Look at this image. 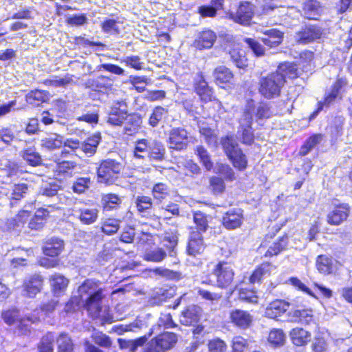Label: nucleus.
<instances>
[{"label": "nucleus", "mask_w": 352, "mask_h": 352, "mask_svg": "<svg viewBox=\"0 0 352 352\" xmlns=\"http://www.w3.org/2000/svg\"><path fill=\"white\" fill-rule=\"evenodd\" d=\"M78 292L85 308L93 317L97 318L101 311L104 295L102 283L96 279H87L79 286Z\"/></svg>", "instance_id": "nucleus-1"}, {"label": "nucleus", "mask_w": 352, "mask_h": 352, "mask_svg": "<svg viewBox=\"0 0 352 352\" xmlns=\"http://www.w3.org/2000/svg\"><path fill=\"white\" fill-rule=\"evenodd\" d=\"M254 110V101L252 100H248L239 121V126L236 135L238 139L246 145H251L254 140V135L252 127Z\"/></svg>", "instance_id": "nucleus-2"}, {"label": "nucleus", "mask_w": 352, "mask_h": 352, "mask_svg": "<svg viewBox=\"0 0 352 352\" xmlns=\"http://www.w3.org/2000/svg\"><path fill=\"white\" fill-rule=\"evenodd\" d=\"M221 144L234 167L239 171L244 170L248 166V159L236 140L232 136H226L221 138Z\"/></svg>", "instance_id": "nucleus-3"}, {"label": "nucleus", "mask_w": 352, "mask_h": 352, "mask_svg": "<svg viewBox=\"0 0 352 352\" xmlns=\"http://www.w3.org/2000/svg\"><path fill=\"white\" fill-rule=\"evenodd\" d=\"M285 80L281 74L272 73L261 78L259 92L265 98L270 99L278 96Z\"/></svg>", "instance_id": "nucleus-4"}, {"label": "nucleus", "mask_w": 352, "mask_h": 352, "mask_svg": "<svg viewBox=\"0 0 352 352\" xmlns=\"http://www.w3.org/2000/svg\"><path fill=\"white\" fill-rule=\"evenodd\" d=\"M120 162L112 159H107L100 163L97 168L98 180L100 183L111 184L118 178V175L123 169Z\"/></svg>", "instance_id": "nucleus-5"}, {"label": "nucleus", "mask_w": 352, "mask_h": 352, "mask_svg": "<svg viewBox=\"0 0 352 352\" xmlns=\"http://www.w3.org/2000/svg\"><path fill=\"white\" fill-rule=\"evenodd\" d=\"M177 340V335L174 333H160L146 344L143 352H166L173 349Z\"/></svg>", "instance_id": "nucleus-6"}, {"label": "nucleus", "mask_w": 352, "mask_h": 352, "mask_svg": "<svg viewBox=\"0 0 352 352\" xmlns=\"http://www.w3.org/2000/svg\"><path fill=\"white\" fill-rule=\"evenodd\" d=\"M211 274L216 278L215 284L217 287L227 289L233 282L234 272L232 264L219 261L214 265Z\"/></svg>", "instance_id": "nucleus-7"}, {"label": "nucleus", "mask_w": 352, "mask_h": 352, "mask_svg": "<svg viewBox=\"0 0 352 352\" xmlns=\"http://www.w3.org/2000/svg\"><path fill=\"white\" fill-rule=\"evenodd\" d=\"M128 105L124 100H114L110 108L107 122L120 126L127 118Z\"/></svg>", "instance_id": "nucleus-8"}, {"label": "nucleus", "mask_w": 352, "mask_h": 352, "mask_svg": "<svg viewBox=\"0 0 352 352\" xmlns=\"http://www.w3.org/2000/svg\"><path fill=\"white\" fill-rule=\"evenodd\" d=\"M254 14V5L248 1H244L240 3L236 12H230L228 17L237 23L248 25L250 24Z\"/></svg>", "instance_id": "nucleus-9"}, {"label": "nucleus", "mask_w": 352, "mask_h": 352, "mask_svg": "<svg viewBox=\"0 0 352 352\" xmlns=\"http://www.w3.org/2000/svg\"><path fill=\"white\" fill-rule=\"evenodd\" d=\"M168 143L170 149L184 150L188 144V133L182 127L173 128L169 132Z\"/></svg>", "instance_id": "nucleus-10"}, {"label": "nucleus", "mask_w": 352, "mask_h": 352, "mask_svg": "<svg viewBox=\"0 0 352 352\" xmlns=\"http://www.w3.org/2000/svg\"><path fill=\"white\" fill-rule=\"evenodd\" d=\"M324 34L323 29L316 25H307L296 33V40L300 44H308L320 39Z\"/></svg>", "instance_id": "nucleus-11"}, {"label": "nucleus", "mask_w": 352, "mask_h": 352, "mask_svg": "<svg viewBox=\"0 0 352 352\" xmlns=\"http://www.w3.org/2000/svg\"><path fill=\"white\" fill-rule=\"evenodd\" d=\"M43 278L40 274H33L27 277L23 283V296L34 298L43 287Z\"/></svg>", "instance_id": "nucleus-12"}, {"label": "nucleus", "mask_w": 352, "mask_h": 352, "mask_svg": "<svg viewBox=\"0 0 352 352\" xmlns=\"http://www.w3.org/2000/svg\"><path fill=\"white\" fill-rule=\"evenodd\" d=\"M349 212L350 208L347 204L338 205L327 214V222L333 226L340 225L347 219Z\"/></svg>", "instance_id": "nucleus-13"}, {"label": "nucleus", "mask_w": 352, "mask_h": 352, "mask_svg": "<svg viewBox=\"0 0 352 352\" xmlns=\"http://www.w3.org/2000/svg\"><path fill=\"white\" fill-rule=\"evenodd\" d=\"M60 189V185L55 182L45 184L41 188L40 192L41 195L53 199V203L51 204H47L46 206L51 208L52 210L60 209L59 206L60 198L58 194V192Z\"/></svg>", "instance_id": "nucleus-14"}, {"label": "nucleus", "mask_w": 352, "mask_h": 352, "mask_svg": "<svg viewBox=\"0 0 352 352\" xmlns=\"http://www.w3.org/2000/svg\"><path fill=\"white\" fill-rule=\"evenodd\" d=\"M205 249L202 234L199 232H191L188 239L187 252L195 256L201 254Z\"/></svg>", "instance_id": "nucleus-15"}, {"label": "nucleus", "mask_w": 352, "mask_h": 352, "mask_svg": "<svg viewBox=\"0 0 352 352\" xmlns=\"http://www.w3.org/2000/svg\"><path fill=\"white\" fill-rule=\"evenodd\" d=\"M217 39L215 32L210 30L201 32L194 41V46L198 50L211 48Z\"/></svg>", "instance_id": "nucleus-16"}, {"label": "nucleus", "mask_w": 352, "mask_h": 352, "mask_svg": "<svg viewBox=\"0 0 352 352\" xmlns=\"http://www.w3.org/2000/svg\"><path fill=\"white\" fill-rule=\"evenodd\" d=\"M63 248L64 242L63 240L57 237H52L45 242L43 252L46 256L55 257L61 253Z\"/></svg>", "instance_id": "nucleus-17"}, {"label": "nucleus", "mask_w": 352, "mask_h": 352, "mask_svg": "<svg viewBox=\"0 0 352 352\" xmlns=\"http://www.w3.org/2000/svg\"><path fill=\"white\" fill-rule=\"evenodd\" d=\"M166 148L164 144L157 140H148V157L151 161L162 162L165 159Z\"/></svg>", "instance_id": "nucleus-18"}, {"label": "nucleus", "mask_w": 352, "mask_h": 352, "mask_svg": "<svg viewBox=\"0 0 352 352\" xmlns=\"http://www.w3.org/2000/svg\"><path fill=\"white\" fill-rule=\"evenodd\" d=\"M112 79L104 76H100L96 78L88 79L85 86L95 91H107L112 87Z\"/></svg>", "instance_id": "nucleus-19"}, {"label": "nucleus", "mask_w": 352, "mask_h": 352, "mask_svg": "<svg viewBox=\"0 0 352 352\" xmlns=\"http://www.w3.org/2000/svg\"><path fill=\"white\" fill-rule=\"evenodd\" d=\"M201 316V308L196 305H190L184 310L180 316V322L186 326L197 323Z\"/></svg>", "instance_id": "nucleus-20"}, {"label": "nucleus", "mask_w": 352, "mask_h": 352, "mask_svg": "<svg viewBox=\"0 0 352 352\" xmlns=\"http://www.w3.org/2000/svg\"><path fill=\"white\" fill-rule=\"evenodd\" d=\"M223 225L229 230L236 229L242 223V214L240 210H230L228 211L222 219Z\"/></svg>", "instance_id": "nucleus-21"}, {"label": "nucleus", "mask_w": 352, "mask_h": 352, "mask_svg": "<svg viewBox=\"0 0 352 352\" xmlns=\"http://www.w3.org/2000/svg\"><path fill=\"white\" fill-rule=\"evenodd\" d=\"M289 307V303L282 300H276L272 302L266 308L265 316L270 318H276L286 312Z\"/></svg>", "instance_id": "nucleus-22"}, {"label": "nucleus", "mask_w": 352, "mask_h": 352, "mask_svg": "<svg viewBox=\"0 0 352 352\" xmlns=\"http://www.w3.org/2000/svg\"><path fill=\"white\" fill-rule=\"evenodd\" d=\"M76 212L77 218L82 224L91 225L97 221L99 210L96 208H82Z\"/></svg>", "instance_id": "nucleus-23"}, {"label": "nucleus", "mask_w": 352, "mask_h": 352, "mask_svg": "<svg viewBox=\"0 0 352 352\" xmlns=\"http://www.w3.org/2000/svg\"><path fill=\"white\" fill-rule=\"evenodd\" d=\"M261 38L265 45L275 47L282 43L283 33L276 29H270L266 30Z\"/></svg>", "instance_id": "nucleus-24"}, {"label": "nucleus", "mask_w": 352, "mask_h": 352, "mask_svg": "<svg viewBox=\"0 0 352 352\" xmlns=\"http://www.w3.org/2000/svg\"><path fill=\"white\" fill-rule=\"evenodd\" d=\"M231 321L236 326L245 329L248 327L252 322V316L245 311L235 309L230 313Z\"/></svg>", "instance_id": "nucleus-25"}, {"label": "nucleus", "mask_w": 352, "mask_h": 352, "mask_svg": "<svg viewBox=\"0 0 352 352\" xmlns=\"http://www.w3.org/2000/svg\"><path fill=\"white\" fill-rule=\"evenodd\" d=\"M50 96L48 91L35 89L30 91L25 98L28 103L34 106H39L41 103L49 100Z\"/></svg>", "instance_id": "nucleus-26"}, {"label": "nucleus", "mask_w": 352, "mask_h": 352, "mask_svg": "<svg viewBox=\"0 0 352 352\" xmlns=\"http://www.w3.org/2000/svg\"><path fill=\"white\" fill-rule=\"evenodd\" d=\"M233 76L231 70L226 66H219L213 71V77L217 85L230 82Z\"/></svg>", "instance_id": "nucleus-27"}, {"label": "nucleus", "mask_w": 352, "mask_h": 352, "mask_svg": "<svg viewBox=\"0 0 352 352\" xmlns=\"http://www.w3.org/2000/svg\"><path fill=\"white\" fill-rule=\"evenodd\" d=\"M101 140L100 133H96L87 138L85 142H80V148L88 156L93 155L98 148Z\"/></svg>", "instance_id": "nucleus-28"}, {"label": "nucleus", "mask_w": 352, "mask_h": 352, "mask_svg": "<svg viewBox=\"0 0 352 352\" xmlns=\"http://www.w3.org/2000/svg\"><path fill=\"white\" fill-rule=\"evenodd\" d=\"M290 338L294 344L300 346L310 340L311 334L302 328H294L290 332Z\"/></svg>", "instance_id": "nucleus-29"}, {"label": "nucleus", "mask_w": 352, "mask_h": 352, "mask_svg": "<svg viewBox=\"0 0 352 352\" xmlns=\"http://www.w3.org/2000/svg\"><path fill=\"white\" fill-rule=\"evenodd\" d=\"M63 137L56 133L52 134L41 141V147L49 151L59 148L63 146Z\"/></svg>", "instance_id": "nucleus-30"}, {"label": "nucleus", "mask_w": 352, "mask_h": 352, "mask_svg": "<svg viewBox=\"0 0 352 352\" xmlns=\"http://www.w3.org/2000/svg\"><path fill=\"white\" fill-rule=\"evenodd\" d=\"M21 156L27 163L32 166L41 165V155L36 151L34 147H28L21 152Z\"/></svg>", "instance_id": "nucleus-31"}, {"label": "nucleus", "mask_w": 352, "mask_h": 352, "mask_svg": "<svg viewBox=\"0 0 352 352\" xmlns=\"http://www.w3.org/2000/svg\"><path fill=\"white\" fill-rule=\"evenodd\" d=\"M195 91L201 100L204 102L212 100V91L208 86V82L203 78H201L196 83Z\"/></svg>", "instance_id": "nucleus-32"}, {"label": "nucleus", "mask_w": 352, "mask_h": 352, "mask_svg": "<svg viewBox=\"0 0 352 352\" xmlns=\"http://www.w3.org/2000/svg\"><path fill=\"white\" fill-rule=\"evenodd\" d=\"M276 73L281 74L285 80L286 78L294 79L298 75L296 65L292 63H284L280 64L276 70Z\"/></svg>", "instance_id": "nucleus-33"}, {"label": "nucleus", "mask_w": 352, "mask_h": 352, "mask_svg": "<svg viewBox=\"0 0 352 352\" xmlns=\"http://www.w3.org/2000/svg\"><path fill=\"white\" fill-rule=\"evenodd\" d=\"M122 203V199L118 195L112 193L103 195L101 199V204L106 211H110L117 208Z\"/></svg>", "instance_id": "nucleus-34"}, {"label": "nucleus", "mask_w": 352, "mask_h": 352, "mask_svg": "<svg viewBox=\"0 0 352 352\" xmlns=\"http://www.w3.org/2000/svg\"><path fill=\"white\" fill-rule=\"evenodd\" d=\"M58 352H74V345L71 337L61 333L56 339Z\"/></svg>", "instance_id": "nucleus-35"}, {"label": "nucleus", "mask_w": 352, "mask_h": 352, "mask_svg": "<svg viewBox=\"0 0 352 352\" xmlns=\"http://www.w3.org/2000/svg\"><path fill=\"white\" fill-rule=\"evenodd\" d=\"M320 3L316 0H307L303 4L304 16L309 19H316L319 15Z\"/></svg>", "instance_id": "nucleus-36"}, {"label": "nucleus", "mask_w": 352, "mask_h": 352, "mask_svg": "<svg viewBox=\"0 0 352 352\" xmlns=\"http://www.w3.org/2000/svg\"><path fill=\"white\" fill-rule=\"evenodd\" d=\"M199 129L201 135L209 145H214L217 142V134L214 129L210 128L207 123L199 124Z\"/></svg>", "instance_id": "nucleus-37"}, {"label": "nucleus", "mask_w": 352, "mask_h": 352, "mask_svg": "<svg viewBox=\"0 0 352 352\" xmlns=\"http://www.w3.org/2000/svg\"><path fill=\"white\" fill-rule=\"evenodd\" d=\"M51 285L55 295L60 296L67 288L69 280L61 275H54L51 278Z\"/></svg>", "instance_id": "nucleus-38"}, {"label": "nucleus", "mask_w": 352, "mask_h": 352, "mask_svg": "<svg viewBox=\"0 0 352 352\" xmlns=\"http://www.w3.org/2000/svg\"><path fill=\"white\" fill-rule=\"evenodd\" d=\"M230 57L232 62L240 69H245L248 65V58L245 52L242 50L233 49L230 51Z\"/></svg>", "instance_id": "nucleus-39"}, {"label": "nucleus", "mask_w": 352, "mask_h": 352, "mask_svg": "<svg viewBox=\"0 0 352 352\" xmlns=\"http://www.w3.org/2000/svg\"><path fill=\"white\" fill-rule=\"evenodd\" d=\"M316 266L318 270L324 274H329L333 270L332 258L325 255L318 256Z\"/></svg>", "instance_id": "nucleus-40"}, {"label": "nucleus", "mask_w": 352, "mask_h": 352, "mask_svg": "<svg viewBox=\"0 0 352 352\" xmlns=\"http://www.w3.org/2000/svg\"><path fill=\"white\" fill-rule=\"evenodd\" d=\"M167 114V109L161 106L155 107L149 117L148 124L153 127H156L166 117Z\"/></svg>", "instance_id": "nucleus-41"}, {"label": "nucleus", "mask_w": 352, "mask_h": 352, "mask_svg": "<svg viewBox=\"0 0 352 352\" xmlns=\"http://www.w3.org/2000/svg\"><path fill=\"white\" fill-rule=\"evenodd\" d=\"M288 244V237L286 235L280 237L277 242L274 243L267 250L265 256H272L278 255L285 250Z\"/></svg>", "instance_id": "nucleus-42"}, {"label": "nucleus", "mask_w": 352, "mask_h": 352, "mask_svg": "<svg viewBox=\"0 0 352 352\" xmlns=\"http://www.w3.org/2000/svg\"><path fill=\"white\" fill-rule=\"evenodd\" d=\"M195 153L199 157L200 162L207 170H210L213 168V162L211 160V156L203 146H197L195 149Z\"/></svg>", "instance_id": "nucleus-43"}, {"label": "nucleus", "mask_w": 352, "mask_h": 352, "mask_svg": "<svg viewBox=\"0 0 352 352\" xmlns=\"http://www.w3.org/2000/svg\"><path fill=\"white\" fill-rule=\"evenodd\" d=\"M193 221L196 224V232H204L207 230L208 228V216L201 212V211H195L193 213Z\"/></svg>", "instance_id": "nucleus-44"}, {"label": "nucleus", "mask_w": 352, "mask_h": 352, "mask_svg": "<svg viewBox=\"0 0 352 352\" xmlns=\"http://www.w3.org/2000/svg\"><path fill=\"white\" fill-rule=\"evenodd\" d=\"M178 237L174 233L166 232L164 237V246L168 250V255L171 257L176 256V246Z\"/></svg>", "instance_id": "nucleus-45"}, {"label": "nucleus", "mask_w": 352, "mask_h": 352, "mask_svg": "<svg viewBox=\"0 0 352 352\" xmlns=\"http://www.w3.org/2000/svg\"><path fill=\"white\" fill-rule=\"evenodd\" d=\"M197 294L201 299L209 301L212 304L218 302L223 297L221 292H211L201 287H197Z\"/></svg>", "instance_id": "nucleus-46"}, {"label": "nucleus", "mask_w": 352, "mask_h": 352, "mask_svg": "<svg viewBox=\"0 0 352 352\" xmlns=\"http://www.w3.org/2000/svg\"><path fill=\"white\" fill-rule=\"evenodd\" d=\"M166 256V252L160 248L146 251L144 255V259L152 262H160Z\"/></svg>", "instance_id": "nucleus-47"}, {"label": "nucleus", "mask_w": 352, "mask_h": 352, "mask_svg": "<svg viewBox=\"0 0 352 352\" xmlns=\"http://www.w3.org/2000/svg\"><path fill=\"white\" fill-rule=\"evenodd\" d=\"M54 336L52 333H47L41 340L38 344L39 352H53L54 351Z\"/></svg>", "instance_id": "nucleus-48"}, {"label": "nucleus", "mask_w": 352, "mask_h": 352, "mask_svg": "<svg viewBox=\"0 0 352 352\" xmlns=\"http://www.w3.org/2000/svg\"><path fill=\"white\" fill-rule=\"evenodd\" d=\"M80 169V165L75 162L63 161L58 164V170L60 173L72 175L78 173Z\"/></svg>", "instance_id": "nucleus-49"}, {"label": "nucleus", "mask_w": 352, "mask_h": 352, "mask_svg": "<svg viewBox=\"0 0 352 352\" xmlns=\"http://www.w3.org/2000/svg\"><path fill=\"white\" fill-rule=\"evenodd\" d=\"M90 184V177H78L73 184L72 190L76 193L82 194L89 188Z\"/></svg>", "instance_id": "nucleus-50"}, {"label": "nucleus", "mask_w": 352, "mask_h": 352, "mask_svg": "<svg viewBox=\"0 0 352 352\" xmlns=\"http://www.w3.org/2000/svg\"><path fill=\"white\" fill-rule=\"evenodd\" d=\"M216 173L221 175L226 180L232 182L236 179L235 173L228 164H217L216 166Z\"/></svg>", "instance_id": "nucleus-51"}, {"label": "nucleus", "mask_w": 352, "mask_h": 352, "mask_svg": "<svg viewBox=\"0 0 352 352\" xmlns=\"http://www.w3.org/2000/svg\"><path fill=\"white\" fill-rule=\"evenodd\" d=\"M120 221L116 219H108L102 226V231L109 235L115 234L120 228Z\"/></svg>", "instance_id": "nucleus-52"}, {"label": "nucleus", "mask_w": 352, "mask_h": 352, "mask_svg": "<svg viewBox=\"0 0 352 352\" xmlns=\"http://www.w3.org/2000/svg\"><path fill=\"white\" fill-rule=\"evenodd\" d=\"M210 188L214 195L221 194L226 189L223 179L218 176H212L209 180Z\"/></svg>", "instance_id": "nucleus-53"}, {"label": "nucleus", "mask_w": 352, "mask_h": 352, "mask_svg": "<svg viewBox=\"0 0 352 352\" xmlns=\"http://www.w3.org/2000/svg\"><path fill=\"white\" fill-rule=\"evenodd\" d=\"M148 142L146 139H141L135 142V146L133 150V155L137 159H143L144 155H148Z\"/></svg>", "instance_id": "nucleus-54"}, {"label": "nucleus", "mask_w": 352, "mask_h": 352, "mask_svg": "<svg viewBox=\"0 0 352 352\" xmlns=\"http://www.w3.org/2000/svg\"><path fill=\"white\" fill-rule=\"evenodd\" d=\"M1 318L8 325H13L19 319V310L17 309L12 308L3 311L1 313Z\"/></svg>", "instance_id": "nucleus-55"}, {"label": "nucleus", "mask_w": 352, "mask_h": 352, "mask_svg": "<svg viewBox=\"0 0 352 352\" xmlns=\"http://www.w3.org/2000/svg\"><path fill=\"white\" fill-rule=\"evenodd\" d=\"M153 195L159 201H162L168 195V188L165 184H156L153 188Z\"/></svg>", "instance_id": "nucleus-56"}, {"label": "nucleus", "mask_w": 352, "mask_h": 352, "mask_svg": "<svg viewBox=\"0 0 352 352\" xmlns=\"http://www.w3.org/2000/svg\"><path fill=\"white\" fill-rule=\"evenodd\" d=\"M93 341L100 346L109 348L111 346L112 342L109 336L101 332H96L91 336Z\"/></svg>", "instance_id": "nucleus-57"}, {"label": "nucleus", "mask_w": 352, "mask_h": 352, "mask_svg": "<svg viewBox=\"0 0 352 352\" xmlns=\"http://www.w3.org/2000/svg\"><path fill=\"white\" fill-rule=\"evenodd\" d=\"M285 338V336L283 330L275 329L270 332L267 340L270 343L278 346L283 344Z\"/></svg>", "instance_id": "nucleus-58"}, {"label": "nucleus", "mask_w": 352, "mask_h": 352, "mask_svg": "<svg viewBox=\"0 0 352 352\" xmlns=\"http://www.w3.org/2000/svg\"><path fill=\"white\" fill-rule=\"evenodd\" d=\"M254 108L253 115H256L257 120L269 118L272 116L270 109L267 104L260 103L256 107L254 105Z\"/></svg>", "instance_id": "nucleus-59"}, {"label": "nucleus", "mask_w": 352, "mask_h": 352, "mask_svg": "<svg viewBox=\"0 0 352 352\" xmlns=\"http://www.w3.org/2000/svg\"><path fill=\"white\" fill-rule=\"evenodd\" d=\"M135 204L140 212H145L151 208L152 200L147 196H139L136 199Z\"/></svg>", "instance_id": "nucleus-60"}, {"label": "nucleus", "mask_w": 352, "mask_h": 352, "mask_svg": "<svg viewBox=\"0 0 352 352\" xmlns=\"http://www.w3.org/2000/svg\"><path fill=\"white\" fill-rule=\"evenodd\" d=\"M244 42L252 50L256 56H261L264 54L265 49L257 41L252 38H245Z\"/></svg>", "instance_id": "nucleus-61"}, {"label": "nucleus", "mask_w": 352, "mask_h": 352, "mask_svg": "<svg viewBox=\"0 0 352 352\" xmlns=\"http://www.w3.org/2000/svg\"><path fill=\"white\" fill-rule=\"evenodd\" d=\"M102 30L107 34H118L119 28L118 22L115 19H106L101 25Z\"/></svg>", "instance_id": "nucleus-62"}, {"label": "nucleus", "mask_w": 352, "mask_h": 352, "mask_svg": "<svg viewBox=\"0 0 352 352\" xmlns=\"http://www.w3.org/2000/svg\"><path fill=\"white\" fill-rule=\"evenodd\" d=\"M208 349L210 352H226L227 346L224 341L216 338L209 342Z\"/></svg>", "instance_id": "nucleus-63"}, {"label": "nucleus", "mask_w": 352, "mask_h": 352, "mask_svg": "<svg viewBox=\"0 0 352 352\" xmlns=\"http://www.w3.org/2000/svg\"><path fill=\"white\" fill-rule=\"evenodd\" d=\"M311 347L315 352H324L327 350V344L322 336L318 335L315 336Z\"/></svg>", "instance_id": "nucleus-64"}]
</instances>
